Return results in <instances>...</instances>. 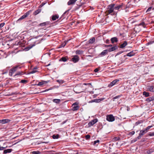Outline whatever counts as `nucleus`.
Segmentation results:
<instances>
[{
	"instance_id": "1",
	"label": "nucleus",
	"mask_w": 154,
	"mask_h": 154,
	"mask_svg": "<svg viewBox=\"0 0 154 154\" xmlns=\"http://www.w3.org/2000/svg\"><path fill=\"white\" fill-rule=\"evenodd\" d=\"M125 8V5L123 3L118 5L115 4H111L107 6V10L105 13L106 15L111 14L112 15H116L118 12L121 10H123Z\"/></svg>"
},
{
	"instance_id": "2",
	"label": "nucleus",
	"mask_w": 154,
	"mask_h": 154,
	"mask_svg": "<svg viewBox=\"0 0 154 154\" xmlns=\"http://www.w3.org/2000/svg\"><path fill=\"white\" fill-rule=\"evenodd\" d=\"M106 119L109 122H112L115 120V118L112 115L110 114L106 116Z\"/></svg>"
},
{
	"instance_id": "3",
	"label": "nucleus",
	"mask_w": 154,
	"mask_h": 154,
	"mask_svg": "<svg viewBox=\"0 0 154 154\" xmlns=\"http://www.w3.org/2000/svg\"><path fill=\"white\" fill-rule=\"evenodd\" d=\"M98 122V119H94L92 120L91 121L89 122L88 124V127H91L94 125L95 123H97Z\"/></svg>"
},
{
	"instance_id": "4",
	"label": "nucleus",
	"mask_w": 154,
	"mask_h": 154,
	"mask_svg": "<svg viewBox=\"0 0 154 154\" xmlns=\"http://www.w3.org/2000/svg\"><path fill=\"white\" fill-rule=\"evenodd\" d=\"M119 81V80L118 79H116L114 80L108 85V87L109 88L112 87L113 85H116V83Z\"/></svg>"
},
{
	"instance_id": "5",
	"label": "nucleus",
	"mask_w": 154,
	"mask_h": 154,
	"mask_svg": "<svg viewBox=\"0 0 154 154\" xmlns=\"http://www.w3.org/2000/svg\"><path fill=\"white\" fill-rule=\"evenodd\" d=\"M29 11L26 12L24 15H23L20 18H19L18 20L17 21H19L23 19H25L29 15Z\"/></svg>"
},
{
	"instance_id": "6",
	"label": "nucleus",
	"mask_w": 154,
	"mask_h": 154,
	"mask_svg": "<svg viewBox=\"0 0 154 154\" xmlns=\"http://www.w3.org/2000/svg\"><path fill=\"white\" fill-rule=\"evenodd\" d=\"M73 106V110L76 111L78 110L79 109V106L78 105V103L77 102H75L72 105Z\"/></svg>"
},
{
	"instance_id": "7",
	"label": "nucleus",
	"mask_w": 154,
	"mask_h": 154,
	"mask_svg": "<svg viewBox=\"0 0 154 154\" xmlns=\"http://www.w3.org/2000/svg\"><path fill=\"white\" fill-rule=\"evenodd\" d=\"M79 60V57L77 55L74 56L72 59V61L74 63L78 62Z\"/></svg>"
},
{
	"instance_id": "8",
	"label": "nucleus",
	"mask_w": 154,
	"mask_h": 154,
	"mask_svg": "<svg viewBox=\"0 0 154 154\" xmlns=\"http://www.w3.org/2000/svg\"><path fill=\"white\" fill-rule=\"evenodd\" d=\"M78 0H69L67 2L68 5H74Z\"/></svg>"
},
{
	"instance_id": "9",
	"label": "nucleus",
	"mask_w": 154,
	"mask_h": 154,
	"mask_svg": "<svg viewBox=\"0 0 154 154\" xmlns=\"http://www.w3.org/2000/svg\"><path fill=\"white\" fill-rule=\"evenodd\" d=\"M11 120L8 119L0 120V123H2V124H5V123H8Z\"/></svg>"
},
{
	"instance_id": "10",
	"label": "nucleus",
	"mask_w": 154,
	"mask_h": 154,
	"mask_svg": "<svg viewBox=\"0 0 154 154\" xmlns=\"http://www.w3.org/2000/svg\"><path fill=\"white\" fill-rule=\"evenodd\" d=\"M111 47V48H109L108 50V51L110 52L112 51H115V50L118 49V47L117 46L115 45L114 46Z\"/></svg>"
},
{
	"instance_id": "11",
	"label": "nucleus",
	"mask_w": 154,
	"mask_h": 154,
	"mask_svg": "<svg viewBox=\"0 0 154 154\" xmlns=\"http://www.w3.org/2000/svg\"><path fill=\"white\" fill-rule=\"evenodd\" d=\"M111 43L113 44L114 43L117 42H118V39L117 37H114L111 38L110 39Z\"/></svg>"
},
{
	"instance_id": "12",
	"label": "nucleus",
	"mask_w": 154,
	"mask_h": 154,
	"mask_svg": "<svg viewBox=\"0 0 154 154\" xmlns=\"http://www.w3.org/2000/svg\"><path fill=\"white\" fill-rule=\"evenodd\" d=\"M108 50H103L102 52H101L100 55L102 56H103L106 55L108 53Z\"/></svg>"
},
{
	"instance_id": "13",
	"label": "nucleus",
	"mask_w": 154,
	"mask_h": 154,
	"mask_svg": "<svg viewBox=\"0 0 154 154\" xmlns=\"http://www.w3.org/2000/svg\"><path fill=\"white\" fill-rule=\"evenodd\" d=\"M147 89L150 91L154 92V86H148Z\"/></svg>"
},
{
	"instance_id": "14",
	"label": "nucleus",
	"mask_w": 154,
	"mask_h": 154,
	"mask_svg": "<svg viewBox=\"0 0 154 154\" xmlns=\"http://www.w3.org/2000/svg\"><path fill=\"white\" fill-rule=\"evenodd\" d=\"M104 99V98H101L99 99H96L92 100L91 101L92 102H95L96 103H99L101 101H102Z\"/></svg>"
},
{
	"instance_id": "15",
	"label": "nucleus",
	"mask_w": 154,
	"mask_h": 154,
	"mask_svg": "<svg viewBox=\"0 0 154 154\" xmlns=\"http://www.w3.org/2000/svg\"><path fill=\"white\" fill-rule=\"evenodd\" d=\"M69 59V58L68 57L66 56L62 57L60 60V61H62L63 62H66Z\"/></svg>"
},
{
	"instance_id": "16",
	"label": "nucleus",
	"mask_w": 154,
	"mask_h": 154,
	"mask_svg": "<svg viewBox=\"0 0 154 154\" xmlns=\"http://www.w3.org/2000/svg\"><path fill=\"white\" fill-rule=\"evenodd\" d=\"M135 54V53L133 51H132L128 53L126 55L127 56L131 57L134 55Z\"/></svg>"
},
{
	"instance_id": "17",
	"label": "nucleus",
	"mask_w": 154,
	"mask_h": 154,
	"mask_svg": "<svg viewBox=\"0 0 154 154\" xmlns=\"http://www.w3.org/2000/svg\"><path fill=\"white\" fill-rule=\"evenodd\" d=\"M127 45V42L126 41H124L123 43L120 45V48H123L125 47Z\"/></svg>"
},
{
	"instance_id": "18",
	"label": "nucleus",
	"mask_w": 154,
	"mask_h": 154,
	"mask_svg": "<svg viewBox=\"0 0 154 154\" xmlns=\"http://www.w3.org/2000/svg\"><path fill=\"white\" fill-rule=\"evenodd\" d=\"M15 72V71L13 68H11L9 71V75L10 76H12L13 73Z\"/></svg>"
},
{
	"instance_id": "19",
	"label": "nucleus",
	"mask_w": 154,
	"mask_h": 154,
	"mask_svg": "<svg viewBox=\"0 0 154 154\" xmlns=\"http://www.w3.org/2000/svg\"><path fill=\"white\" fill-rule=\"evenodd\" d=\"M15 72V71L13 68H11L9 71V75L10 76H12L13 73Z\"/></svg>"
},
{
	"instance_id": "20",
	"label": "nucleus",
	"mask_w": 154,
	"mask_h": 154,
	"mask_svg": "<svg viewBox=\"0 0 154 154\" xmlns=\"http://www.w3.org/2000/svg\"><path fill=\"white\" fill-rule=\"evenodd\" d=\"M95 41V38L93 37L90 39L88 41V43L90 44L93 43Z\"/></svg>"
},
{
	"instance_id": "21",
	"label": "nucleus",
	"mask_w": 154,
	"mask_h": 154,
	"mask_svg": "<svg viewBox=\"0 0 154 154\" xmlns=\"http://www.w3.org/2000/svg\"><path fill=\"white\" fill-rule=\"evenodd\" d=\"M12 151V149H7L4 150L3 152V153L6 154L8 153H10Z\"/></svg>"
},
{
	"instance_id": "22",
	"label": "nucleus",
	"mask_w": 154,
	"mask_h": 154,
	"mask_svg": "<svg viewBox=\"0 0 154 154\" xmlns=\"http://www.w3.org/2000/svg\"><path fill=\"white\" fill-rule=\"evenodd\" d=\"M154 100V96H153L151 97H150L149 98H147L146 100V101L148 102H149L150 101H153Z\"/></svg>"
},
{
	"instance_id": "23",
	"label": "nucleus",
	"mask_w": 154,
	"mask_h": 154,
	"mask_svg": "<svg viewBox=\"0 0 154 154\" xmlns=\"http://www.w3.org/2000/svg\"><path fill=\"white\" fill-rule=\"evenodd\" d=\"M21 68V67L19 65L16 66H15L14 67L12 68L14 69L15 72L17 71L18 69H20Z\"/></svg>"
},
{
	"instance_id": "24",
	"label": "nucleus",
	"mask_w": 154,
	"mask_h": 154,
	"mask_svg": "<svg viewBox=\"0 0 154 154\" xmlns=\"http://www.w3.org/2000/svg\"><path fill=\"white\" fill-rule=\"evenodd\" d=\"M41 11V10L40 9H38L35 11L33 13V14L34 15H36L39 13H40Z\"/></svg>"
},
{
	"instance_id": "25",
	"label": "nucleus",
	"mask_w": 154,
	"mask_h": 154,
	"mask_svg": "<svg viewBox=\"0 0 154 154\" xmlns=\"http://www.w3.org/2000/svg\"><path fill=\"white\" fill-rule=\"evenodd\" d=\"M153 152H154V149H149L147 150L146 151V153L149 154H151Z\"/></svg>"
},
{
	"instance_id": "26",
	"label": "nucleus",
	"mask_w": 154,
	"mask_h": 154,
	"mask_svg": "<svg viewBox=\"0 0 154 154\" xmlns=\"http://www.w3.org/2000/svg\"><path fill=\"white\" fill-rule=\"evenodd\" d=\"M25 73L21 71V72H18L15 75H14V76H15L17 75H22L24 74Z\"/></svg>"
},
{
	"instance_id": "27",
	"label": "nucleus",
	"mask_w": 154,
	"mask_h": 154,
	"mask_svg": "<svg viewBox=\"0 0 154 154\" xmlns=\"http://www.w3.org/2000/svg\"><path fill=\"white\" fill-rule=\"evenodd\" d=\"M59 16L57 15H54L52 16L51 19L53 20H55L57 19H58Z\"/></svg>"
},
{
	"instance_id": "28",
	"label": "nucleus",
	"mask_w": 154,
	"mask_h": 154,
	"mask_svg": "<svg viewBox=\"0 0 154 154\" xmlns=\"http://www.w3.org/2000/svg\"><path fill=\"white\" fill-rule=\"evenodd\" d=\"M53 102L56 103H59L60 102V100L59 99H54L53 100Z\"/></svg>"
},
{
	"instance_id": "29",
	"label": "nucleus",
	"mask_w": 154,
	"mask_h": 154,
	"mask_svg": "<svg viewBox=\"0 0 154 154\" xmlns=\"http://www.w3.org/2000/svg\"><path fill=\"white\" fill-rule=\"evenodd\" d=\"M37 69V68L36 67L34 68L33 70L30 72V73L31 74H33L37 72V71L36 70Z\"/></svg>"
},
{
	"instance_id": "30",
	"label": "nucleus",
	"mask_w": 154,
	"mask_h": 154,
	"mask_svg": "<svg viewBox=\"0 0 154 154\" xmlns=\"http://www.w3.org/2000/svg\"><path fill=\"white\" fill-rule=\"evenodd\" d=\"M49 82V81H44V82H40L38 83L37 84V85L38 86H40L43 85L44 84V83H47Z\"/></svg>"
},
{
	"instance_id": "31",
	"label": "nucleus",
	"mask_w": 154,
	"mask_h": 154,
	"mask_svg": "<svg viewBox=\"0 0 154 154\" xmlns=\"http://www.w3.org/2000/svg\"><path fill=\"white\" fill-rule=\"evenodd\" d=\"M66 42H64L63 43H62V44L59 46L58 47L59 48H60L62 47H64L66 44Z\"/></svg>"
},
{
	"instance_id": "32",
	"label": "nucleus",
	"mask_w": 154,
	"mask_h": 154,
	"mask_svg": "<svg viewBox=\"0 0 154 154\" xmlns=\"http://www.w3.org/2000/svg\"><path fill=\"white\" fill-rule=\"evenodd\" d=\"M52 137L53 139H58L59 137V135L58 134H54L53 135Z\"/></svg>"
},
{
	"instance_id": "33",
	"label": "nucleus",
	"mask_w": 154,
	"mask_h": 154,
	"mask_svg": "<svg viewBox=\"0 0 154 154\" xmlns=\"http://www.w3.org/2000/svg\"><path fill=\"white\" fill-rule=\"evenodd\" d=\"M146 132L144 130H141L140 131V133H139V134L141 135V136H142Z\"/></svg>"
},
{
	"instance_id": "34",
	"label": "nucleus",
	"mask_w": 154,
	"mask_h": 154,
	"mask_svg": "<svg viewBox=\"0 0 154 154\" xmlns=\"http://www.w3.org/2000/svg\"><path fill=\"white\" fill-rule=\"evenodd\" d=\"M143 95H145L146 97H148L149 96V93L146 91H144L143 93Z\"/></svg>"
},
{
	"instance_id": "35",
	"label": "nucleus",
	"mask_w": 154,
	"mask_h": 154,
	"mask_svg": "<svg viewBox=\"0 0 154 154\" xmlns=\"http://www.w3.org/2000/svg\"><path fill=\"white\" fill-rule=\"evenodd\" d=\"M75 53L77 54H81L83 53V51H82L77 50L76 51Z\"/></svg>"
},
{
	"instance_id": "36",
	"label": "nucleus",
	"mask_w": 154,
	"mask_h": 154,
	"mask_svg": "<svg viewBox=\"0 0 154 154\" xmlns=\"http://www.w3.org/2000/svg\"><path fill=\"white\" fill-rule=\"evenodd\" d=\"M35 45H33L32 46H29V47H26L25 48V50L26 51H28L31 48L35 46Z\"/></svg>"
},
{
	"instance_id": "37",
	"label": "nucleus",
	"mask_w": 154,
	"mask_h": 154,
	"mask_svg": "<svg viewBox=\"0 0 154 154\" xmlns=\"http://www.w3.org/2000/svg\"><path fill=\"white\" fill-rule=\"evenodd\" d=\"M31 153L32 154H40V152L38 151H37L32 152Z\"/></svg>"
},
{
	"instance_id": "38",
	"label": "nucleus",
	"mask_w": 154,
	"mask_h": 154,
	"mask_svg": "<svg viewBox=\"0 0 154 154\" xmlns=\"http://www.w3.org/2000/svg\"><path fill=\"white\" fill-rule=\"evenodd\" d=\"M47 23V22H45L43 23H41L38 25V26H44L46 25Z\"/></svg>"
},
{
	"instance_id": "39",
	"label": "nucleus",
	"mask_w": 154,
	"mask_h": 154,
	"mask_svg": "<svg viewBox=\"0 0 154 154\" xmlns=\"http://www.w3.org/2000/svg\"><path fill=\"white\" fill-rule=\"evenodd\" d=\"M20 83H23L24 84H26L27 82V81L25 80H22L20 82Z\"/></svg>"
},
{
	"instance_id": "40",
	"label": "nucleus",
	"mask_w": 154,
	"mask_h": 154,
	"mask_svg": "<svg viewBox=\"0 0 154 154\" xmlns=\"http://www.w3.org/2000/svg\"><path fill=\"white\" fill-rule=\"evenodd\" d=\"M152 126H150L147 127L144 130L145 131H146V132H147L149 129L152 127Z\"/></svg>"
},
{
	"instance_id": "41",
	"label": "nucleus",
	"mask_w": 154,
	"mask_h": 154,
	"mask_svg": "<svg viewBox=\"0 0 154 154\" xmlns=\"http://www.w3.org/2000/svg\"><path fill=\"white\" fill-rule=\"evenodd\" d=\"M139 25L140 26H142L144 28L146 27V25L145 24L144 22H142L141 23H140Z\"/></svg>"
},
{
	"instance_id": "42",
	"label": "nucleus",
	"mask_w": 154,
	"mask_h": 154,
	"mask_svg": "<svg viewBox=\"0 0 154 154\" xmlns=\"http://www.w3.org/2000/svg\"><path fill=\"white\" fill-rule=\"evenodd\" d=\"M56 81L58 82L59 83L62 84L64 83V82L63 80H58Z\"/></svg>"
},
{
	"instance_id": "43",
	"label": "nucleus",
	"mask_w": 154,
	"mask_h": 154,
	"mask_svg": "<svg viewBox=\"0 0 154 154\" xmlns=\"http://www.w3.org/2000/svg\"><path fill=\"white\" fill-rule=\"evenodd\" d=\"M69 11V10H68L67 11H66L65 12H64V13L63 14L62 16L63 17H64L65 14H68V12Z\"/></svg>"
},
{
	"instance_id": "44",
	"label": "nucleus",
	"mask_w": 154,
	"mask_h": 154,
	"mask_svg": "<svg viewBox=\"0 0 154 154\" xmlns=\"http://www.w3.org/2000/svg\"><path fill=\"white\" fill-rule=\"evenodd\" d=\"M90 136L88 134L85 136V139L86 140H88L90 139Z\"/></svg>"
},
{
	"instance_id": "45",
	"label": "nucleus",
	"mask_w": 154,
	"mask_h": 154,
	"mask_svg": "<svg viewBox=\"0 0 154 154\" xmlns=\"http://www.w3.org/2000/svg\"><path fill=\"white\" fill-rule=\"evenodd\" d=\"M113 139L115 141H116L119 140L120 139V138L119 137H115Z\"/></svg>"
},
{
	"instance_id": "46",
	"label": "nucleus",
	"mask_w": 154,
	"mask_h": 154,
	"mask_svg": "<svg viewBox=\"0 0 154 154\" xmlns=\"http://www.w3.org/2000/svg\"><path fill=\"white\" fill-rule=\"evenodd\" d=\"M137 138H135L131 140V143H134L135 142H136V141H137Z\"/></svg>"
},
{
	"instance_id": "47",
	"label": "nucleus",
	"mask_w": 154,
	"mask_h": 154,
	"mask_svg": "<svg viewBox=\"0 0 154 154\" xmlns=\"http://www.w3.org/2000/svg\"><path fill=\"white\" fill-rule=\"evenodd\" d=\"M45 3L43 2L40 5V6L39 7V8H42V7H43L45 4Z\"/></svg>"
},
{
	"instance_id": "48",
	"label": "nucleus",
	"mask_w": 154,
	"mask_h": 154,
	"mask_svg": "<svg viewBox=\"0 0 154 154\" xmlns=\"http://www.w3.org/2000/svg\"><path fill=\"white\" fill-rule=\"evenodd\" d=\"M154 42V41H151L149 42L148 43H147L146 44V45H148L151 44H152V43H153Z\"/></svg>"
},
{
	"instance_id": "49",
	"label": "nucleus",
	"mask_w": 154,
	"mask_h": 154,
	"mask_svg": "<svg viewBox=\"0 0 154 154\" xmlns=\"http://www.w3.org/2000/svg\"><path fill=\"white\" fill-rule=\"evenodd\" d=\"M149 135L150 136H154V132L150 133H149Z\"/></svg>"
},
{
	"instance_id": "50",
	"label": "nucleus",
	"mask_w": 154,
	"mask_h": 154,
	"mask_svg": "<svg viewBox=\"0 0 154 154\" xmlns=\"http://www.w3.org/2000/svg\"><path fill=\"white\" fill-rule=\"evenodd\" d=\"M112 45H104V46L105 47H111L112 46Z\"/></svg>"
},
{
	"instance_id": "51",
	"label": "nucleus",
	"mask_w": 154,
	"mask_h": 154,
	"mask_svg": "<svg viewBox=\"0 0 154 154\" xmlns=\"http://www.w3.org/2000/svg\"><path fill=\"white\" fill-rule=\"evenodd\" d=\"M135 133V131H133L130 132L129 134L131 135H134Z\"/></svg>"
},
{
	"instance_id": "52",
	"label": "nucleus",
	"mask_w": 154,
	"mask_h": 154,
	"mask_svg": "<svg viewBox=\"0 0 154 154\" xmlns=\"http://www.w3.org/2000/svg\"><path fill=\"white\" fill-rule=\"evenodd\" d=\"M99 142H100V140H95V141H94V145H95L97 143H98Z\"/></svg>"
},
{
	"instance_id": "53",
	"label": "nucleus",
	"mask_w": 154,
	"mask_h": 154,
	"mask_svg": "<svg viewBox=\"0 0 154 154\" xmlns=\"http://www.w3.org/2000/svg\"><path fill=\"white\" fill-rule=\"evenodd\" d=\"M77 88V87H75L74 88V91H75V92H76V93H79L80 92H77V91H75L76 90V89Z\"/></svg>"
},
{
	"instance_id": "54",
	"label": "nucleus",
	"mask_w": 154,
	"mask_h": 154,
	"mask_svg": "<svg viewBox=\"0 0 154 154\" xmlns=\"http://www.w3.org/2000/svg\"><path fill=\"white\" fill-rule=\"evenodd\" d=\"M105 42L106 44H109V43H110V41L109 40L107 39L106 40V41H105Z\"/></svg>"
},
{
	"instance_id": "55",
	"label": "nucleus",
	"mask_w": 154,
	"mask_h": 154,
	"mask_svg": "<svg viewBox=\"0 0 154 154\" xmlns=\"http://www.w3.org/2000/svg\"><path fill=\"white\" fill-rule=\"evenodd\" d=\"M142 137L141 135H140L139 134V136L137 138V139H140L141 138V137Z\"/></svg>"
},
{
	"instance_id": "56",
	"label": "nucleus",
	"mask_w": 154,
	"mask_h": 154,
	"mask_svg": "<svg viewBox=\"0 0 154 154\" xmlns=\"http://www.w3.org/2000/svg\"><path fill=\"white\" fill-rule=\"evenodd\" d=\"M5 148V147H4L2 146L0 147V150H3Z\"/></svg>"
},
{
	"instance_id": "57",
	"label": "nucleus",
	"mask_w": 154,
	"mask_h": 154,
	"mask_svg": "<svg viewBox=\"0 0 154 154\" xmlns=\"http://www.w3.org/2000/svg\"><path fill=\"white\" fill-rule=\"evenodd\" d=\"M151 7H149V8L147 10V11H146V12H147L149 11H150L151 10Z\"/></svg>"
},
{
	"instance_id": "58",
	"label": "nucleus",
	"mask_w": 154,
	"mask_h": 154,
	"mask_svg": "<svg viewBox=\"0 0 154 154\" xmlns=\"http://www.w3.org/2000/svg\"><path fill=\"white\" fill-rule=\"evenodd\" d=\"M119 97H120L119 96H116L114 97H113V99H116L117 98H119Z\"/></svg>"
},
{
	"instance_id": "59",
	"label": "nucleus",
	"mask_w": 154,
	"mask_h": 154,
	"mask_svg": "<svg viewBox=\"0 0 154 154\" xmlns=\"http://www.w3.org/2000/svg\"><path fill=\"white\" fill-rule=\"evenodd\" d=\"M98 70H99L98 68H96L94 70V71L95 72H98Z\"/></svg>"
},
{
	"instance_id": "60",
	"label": "nucleus",
	"mask_w": 154,
	"mask_h": 154,
	"mask_svg": "<svg viewBox=\"0 0 154 154\" xmlns=\"http://www.w3.org/2000/svg\"><path fill=\"white\" fill-rule=\"evenodd\" d=\"M140 123H141V122L140 121H137V122L136 123V125H138V124H140Z\"/></svg>"
},
{
	"instance_id": "61",
	"label": "nucleus",
	"mask_w": 154,
	"mask_h": 154,
	"mask_svg": "<svg viewBox=\"0 0 154 154\" xmlns=\"http://www.w3.org/2000/svg\"><path fill=\"white\" fill-rule=\"evenodd\" d=\"M52 89L51 88H49V89H46L45 90H44L43 92H46V91H48L49 90H51Z\"/></svg>"
},
{
	"instance_id": "62",
	"label": "nucleus",
	"mask_w": 154,
	"mask_h": 154,
	"mask_svg": "<svg viewBox=\"0 0 154 154\" xmlns=\"http://www.w3.org/2000/svg\"><path fill=\"white\" fill-rule=\"evenodd\" d=\"M130 110V108L128 106L127 107V110L129 111Z\"/></svg>"
},
{
	"instance_id": "63",
	"label": "nucleus",
	"mask_w": 154,
	"mask_h": 154,
	"mask_svg": "<svg viewBox=\"0 0 154 154\" xmlns=\"http://www.w3.org/2000/svg\"><path fill=\"white\" fill-rule=\"evenodd\" d=\"M50 63H49L48 65H46V66H50Z\"/></svg>"
},
{
	"instance_id": "64",
	"label": "nucleus",
	"mask_w": 154,
	"mask_h": 154,
	"mask_svg": "<svg viewBox=\"0 0 154 154\" xmlns=\"http://www.w3.org/2000/svg\"><path fill=\"white\" fill-rule=\"evenodd\" d=\"M113 154H118L117 153H113Z\"/></svg>"
}]
</instances>
